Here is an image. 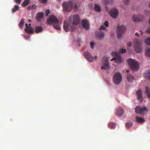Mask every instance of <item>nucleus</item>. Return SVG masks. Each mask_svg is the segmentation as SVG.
<instances>
[{
  "instance_id": "obj_1",
  "label": "nucleus",
  "mask_w": 150,
  "mask_h": 150,
  "mask_svg": "<svg viewBox=\"0 0 150 150\" xmlns=\"http://www.w3.org/2000/svg\"><path fill=\"white\" fill-rule=\"evenodd\" d=\"M80 19L79 16L76 14L71 15L69 17V21H66L64 22L63 28L65 31L66 32L69 31H75L77 28L76 25L79 23Z\"/></svg>"
},
{
  "instance_id": "obj_45",
  "label": "nucleus",
  "mask_w": 150,
  "mask_h": 150,
  "mask_svg": "<svg viewBox=\"0 0 150 150\" xmlns=\"http://www.w3.org/2000/svg\"><path fill=\"white\" fill-rule=\"evenodd\" d=\"M25 26H26L25 29H27V28H28V24L27 23H26L25 24Z\"/></svg>"
},
{
  "instance_id": "obj_33",
  "label": "nucleus",
  "mask_w": 150,
  "mask_h": 150,
  "mask_svg": "<svg viewBox=\"0 0 150 150\" xmlns=\"http://www.w3.org/2000/svg\"><path fill=\"white\" fill-rule=\"evenodd\" d=\"M132 125V122H130L127 123L126 124V125L128 128H129Z\"/></svg>"
},
{
  "instance_id": "obj_30",
  "label": "nucleus",
  "mask_w": 150,
  "mask_h": 150,
  "mask_svg": "<svg viewBox=\"0 0 150 150\" xmlns=\"http://www.w3.org/2000/svg\"><path fill=\"white\" fill-rule=\"evenodd\" d=\"M144 42L146 44L150 45V37L146 39Z\"/></svg>"
},
{
  "instance_id": "obj_41",
  "label": "nucleus",
  "mask_w": 150,
  "mask_h": 150,
  "mask_svg": "<svg viewBox=\"0 0 150 150\" xmlns=\"http://www.w3.org/2000/svg\"><path fill=\"white\" fill-rule=\"evenodd\" d=\"M129 1L128 0H126L124 2L125 4V5H127L128 4Z\"/></svg>"
},
{
  "instance_id": "obj_6",
  "label": "nucleus",
  "mask_w": 150,
  "mask_h": 150,
  "mask_svg": "<svg viewBox=\"0 0 150 150\" xmlns=\"http://www.w3.org/2000/svg\"><path fill=\"white\" fill-rule=\"evenodd\" d=\"M135 49L136 51L138 53L141 52L142 51V49L141 47V43L138 40H136L134 41Z\"/></svg>"
},
{
  "instance_id": "obj_26",
  "label": "nucleus",
  "mask_w": 150,
  "mask_h": 150,
  "mask_svg": "<svg viewBox=\"0 0 150 150\" xmlns=\"http://www.w3.org/2000/svg\"><path fill=\"white\" fill-rule=\"evenodd\" d=\"M94 9L96 11L98 12H100L101 11L100 7L97 4L95 5Z\"/></svg>"
},
{
  "instance_id": "obj_11",
  "label": "nucleus",
  "mask_w": 150,
  "mask_h": 150,
  "mask_svg": "<svg viewBox=\"0 0 150 150\" xmlns=\"http://www.w3.org/2000/svg\"><path fill=\"white\" fill-rule=\"evenodd\" d=\"M110 13L111 16L114 18H116L119 14L118 10L115 8L111 10Z\"/></svg>"
},
{
  "instance_id": "obj_25",
  "label": "nucleus",
  "mask_w": 150,
  "mask_h": 150,
  "mask_svg": "<svg viewBox=\"0 0 150 150\" xmlns=\"http://www.w3.org/2000/svg\"><path fill=\"white\" fill-rule=\"evenodd\" d=\"M115 126V124L113 122H110L108 124V127L110 129H114Z\"/></svg>"
},
{
  "instance_id": "obj_43",
  "label": "nucleus",
  "mask_w": 150,
  "mask_h": 150,
  "mask_svg": "<svg viewBox=\"0 0 150 150\" xmlns=\"http://www.w3.org/2000/svg\"><path fill=\"white\" fill-rule=\"evenodd\" d=\"M146 32L148 33H150V29H148L147 30Z\"/></svg>"
},
{
  "instance_id": "obj_24",
  "label": "nucleus",
  "mask_w": 150,
  "mask_h": 150,
  "mask_svg": "<svg viewBox=\"0 0 150 150\" xmlns=\"http://www.w3.org/2000/svg\"><path fill=\"white\" fill-rule=\"evenodd\" d=\"M145 93L147 95V97L150 98V89L148 87H146L145 88Z\"/></svg>"
},
{
  "instance_id": "obj_35",
  "label": "nucleus",
  "mask_w": 150,
  "mask_h": 150,
  "mask_svg": "<svg viewBox=\"0 0 150 150\" xmlns=\"http://www.w3.org/2000/svg\"><path fill=\"white\" fill-rule=\"evenodd\" d=\"M126 50L125 49H121L120 50L119 52L120 53H124L126 52Z\"/></svg>"
},
{
  "instance_id": "obj_37",
  "label": "nucleus",
  "mask_w": 150,
  "mask_h": 150,
  "mask_svg": "<svg viewBox=\"0 0 150 150\" xmlns=\"http://www.w3.org/2000/svg\"><path fill=\"white\" fill-rule=\"evenodd\" d=\"M50 11L49 9H47L46 11V16H48V14L50 13Z\"/></svg>"
},
{
  "instance_id": "obj_20",
  "label": "nucleus",
  "mask_w": 150,
  "mask_h": 150,
  "mask_svg": "<svg viewBox=\"0 0 150 150\" xmlns=\"http://www.w3.org/2000/svg\"><path fill=\"white\" fill-rule=\"evenodd\" d=\"M144 77L148 79H150V70L146 71L144 74Z\"/></svg>"
},
{
  "instance_id": "obj_48",
  "label": "nucleus",
  "mask_w": 150,
  "mask_h": 150,
  "mask_svg": "<svg viewBox=\"0 0 150 150\" xmlns=\"http://www.w3.org/2000/svg\"><path fill=\"white\" fill-rule=\"evenodd\" d=\"M31 24L30 23L29 24V26H28V27H31Z\"/></svg>"
},
{
  "instance_id": "obj_16",
  "label": "nucleus",
  "mask_w": 150,
  "mask_h": 150,
  "mask_svg": "<svg viewBox=\"0 0 150 150\" xmlns=\"http://www.w3.org/2000/svg\"><path fill=\"white\" fill-rule=\"evenodd\" d=\"M123 113L122 109L121 108H119L116 110V114L117 117H119L122 115Z\"/></svg>"
},
{
  "instance_id": "obj_12",
  "label": "nucleus",
  "mask_w": 150,
  "mask_h": 150,
  "mask_svg": "<svg viewBox=\"0 0 150 150\" xmlns=\"http://www.w3.org/2000/svg\"><path fill=\"white\" fill-rule=\"evenodd\" d=\"M82 25L83 28L86 29H90L88 21L86 20H83L82 21Z\"/></svg>"
},
{
  "instance_id": "obj_3",
  "label": "nucleus",
  "mask_w": 150,
  "mask_h": 150,
  "mask_svg": "<svg viewBox=\"0 0 150 150\" xmlns=\"http://www.w3.org/2000/svg\"><path fill=\"white\" fill-rule=\"evenodd\" d=\"M128 63L131 68L134 71H137L139 68V64L137 61L132 59L127 60Z\"/></svg>"
},
{
  "instance_id": "obj_18",
  "label": "nucleus",
  "mask_w": 150,
  "mask_h": 150,
  "mask_svg": "<svg viewBox=\"0 0 150 150\" xmlns=\"http://www.w3.org/2000/svg\"><path fill=\"white\" fill-rule=\"evenodd\" d=\"M25 30L28 34H33L34 33L33 29L31 27H28L27 29H25Z\"/></svg>"
},
{
  "instance_id": "obj_40",
  "label": "nucleus",
  "mask_w": 150,
  "mask_h": 150,
  "mask_svg": "<svg viewBox=\"0 0 150 150\" xmlns=\"http://www.w3.org/2000/svg\"><path fill=\"white\" fill-rule=\"evenodd\" d=\"M42 3H46L47 0H39Z\"/></svg>"
},
{
  "instance_id": "obj_42",
  "label": "nucleus",
  "mask_w": 150,
  "mask_h": 150,
  "mask_svg": "<svg viewBox=\"0 0 150 150\" xmlns=\"http://www.w3.org/2000/svg\"><path fill=\"white\" fill-rule=\"evenodd\" d=\"M21 1V0H15V1L18 4H20Z\"/></svg>"
},
{
  "instance_id": "obj_39",
  "label": "nucleus",
  "mask_w": 150,
  "mask_h": 150,
  "mask_svg": "<svg viewBox=\"0 0 150 150\" xmlns=\"http://www.w3.org/2000/svg\"><path fill=\"white\" fill-rule=\"evenodd\" d=\"M100 30H105V28L104 25H102L99 28Z\"/></svg>"
},
{
  "instance_id": "obj_44",
  "label": "nucleus",
  "mask_w": 150,
  "mask_h": 150,
  "mask_svg": "<svg viewBox=\"0 0 150 150\" xmlns=\"http://www.w3.org/2000/svg\"><path fill=\"white\" fill-rule=\"evenodd\" d=\"M127 45L128 46H130L132 45L131 42H129L127 44Z\"/></svg>"
},
{
  "instance_id": "obj_8",
  "label": "nucleus",
  "mask_w": 150,
  "mask_h": 150,
  "mask_svg": "<svg viewBox=\"0 0 150 150\" xmlns=\"http://www.w3.org/2000/svg\"><path fill=\"white\" fill-rule=\"evenodd\" d=\"M47 22L48 24H51L53 23H58L59 20L54 15H51L48 19Z\"/></svg>"
},
{
  "instance_id": "obj_21",
  "label": "nucleus",
  "mask_w": 150,
  "mask_h": 150,
  "mask_svg": "<svg viewBox=\"0 0 150 150\" xmlns=\"http://www.w3.org/2000/svg\"><path fill=\"white\" fill-rule=\"evenodd\" d=\"M136 120L137 122L139 123H143L144 122V118L137 116L136 117Z\"/></svg>"
},
{
  "instance_id": "obj_15",
  "label": "nucleus",
  "mask_w": 150,
  "mask_h": 150,
  "mask_svg": "<svg viewBox=\"0 0 150 150\" xmlns=\"http://www.w3.org/2000/svg\"><path fill=\"white\" fill-rule=\"evenodd\" d=\"M136 94L138 97V100L141 102L142 100V92L141 90H138L137 91Z\"/></svg>"
},
{
  "instance_id": "obj_19",
  "label": "nucleus",
  "mask_w": 150,
  "mask_h": 150,
  "mask_svg": "<svg viewBox=\"0 0 150 150\" xmlns=\"http://www.w3.org/2000/svg\"><path fill=\"white\" fill-rule=\"evenodd\" d=\"M43 29V28L41 26H36L35 28V32L36 33H39L41 32L42 31Z\"/></svg>"
},
{
  "instance_id": "obj_28",
  "label": "nucleus",
  "mask_w": 150,
  "mask_h": 150,
  "mask_svg": "<svg viewBox=\"0 0 150 150\" xmlns=\"http://www.w3.org/2000/svg\"><path fill=\"white\" fill-rule=\"evenodd\" d=\"M24 19H21L19 24V26L21 28H22L23 27L24 23Z\"/></svg>"
},
{
  "instance_id": "obj_51",
  "label": "nucleus",
  "mask_w": 150,
  "mask_h": 150,
  "mask_svg": "<svg viewBox=\"0 0 150 150\" xmlns=\"http://www.w3.org/2000/svg\"><path fill=\"white\" fill-rule=\"evenodd\" d=\"M113 1V0H112L111 1V3H112Z\"/></svg>"
},
{
  "instance_id": "obj_31",
  "label": "nucleus",
  "mask_w": 150,
  "mask_h": 150,
  "mask_svg": "<svg viewBox=\"0 0 150 150\" xmlns=\"http://www.w3.org/2000/svg\"><path fill=\"white\" fill-rule=\"evenodd\" d=\"M36 7V6L35 5H33L31 6H29L27 7V9L28 10H30L31 9H33V8H35Z\"/></svg>"
},
{
  "instance_id": "obj_5",
  "label": "nucleus",
  "mask_w": 150,
  "mask_h": 150,
  "mask_svg": "<svg viewBox=\"0 0 150 150\" xmlns=\"http://www.w3.org/2000/svg\"><path fill=\"white\" fill-rule=\"evenodd\" d=\"M121 75L119 72L115 73L113 76V81L116 84H119L122 80Z\"/></svg>"
},
{
  "instance_id": "obj_49",
  "label": "nucleus",
  "mask_w": 150,
  "mask_h": 150,
  "mask_svg": "<svg viewBox=\"0 0 150 150\" xmlns=\"http://www.w3.org/2000/svg\"><path fill=\"white\" fill-rule=\"evenodd\" d=\"M126 72H127V73H128L129 72V70H127Z\"/></svg>"
},
{
  "instance_id": "obj_4",
  "label": "nucleus",
  "mask_w": 150,
  "mask_h": 150,
  "mask_svg": "<svg viewBox=\"0 0 150 150\" xmlns=\"http://www.w3.org/2000/svg\"><path fill=\"white\" fill-rule=\"evenodd\" d=\"M126 30V27L124 25L118 26L117 28V33L118 38H120L121 35L125 32Z\"/></svg>"
},
{
  "instance_id": "obj_46",
  "label": "nucleus",
  "mask_w": 150,
  "mask_h": 150,
  "mask_svg": "<svg viewBox=\"0 0 150 150\" xmlns=\"http://www.w3.org/2000/svg\"><path fill=\"white\" fill-rule=\"evenodd\" d=\"M135 35L136 36H137L138 37H139V34H138V33H136L135 34Z\"/></svg>"
},
{
  "instance_id": "obj_17",
  "label": "nucleus",
  "mask_w": 150,
  "mask_h": 150,
  "mask_svg": "<svg viewBox=\"0 0 150 150\" xmlns=\"http://www.w3.org/2000/svg\"><path fill=\"white\" fill-rule=\"evenodd\" d=\"M44 13L42 12H39L36 14V18L38 21H40L43 18Z\"/></svg>"
},
{
  "instance_id": "obj_2",
  "label": "nucleus",
  "mask_w": 150,
  "mask_h": 150,
  "mask_svg": "<svg viewBox=\"0 0 150 150\" xmlns=\"http://www.w3.org/2000/svg\"><path fill=\"white\" fill-rule=\"evenodd\" d=\"M79 5V3H76L73 1H71L69 2H64L62 4L63 10L66 12L70 11L72 8H77Z\"/></svg>"
},
{
  "instance_id": "obj_32",
  "label": "nucleus",
  "mask_w": 150,
  "mask_h": 150,
  "mask_svg": "<svg viewBox=\"0 0 150 150\" xmlns=\"http://www.w3.org/2000/svg\"><path fill=\"white\" fill-rule=\"evenodd\" d=\"M146 55L148 57H150V48L148 49L146 51Z\"/></svg>"
},
{
  "instance_id": "obj_13",
  "label": "nucleus",
  "mask_w": 150,
  "mask_h": 150,
  "mask_svg": "<svg viewBox=\"0 0 150 150\" xmlns=\"http://www.w3.org/2000/svg\"><path fill=\"white\" fill-rule=\"evenodd\" d=\"M144 19V17L143 16H138L135 15H134L132 18L133 21L134 22L142 21Z\"/></svg>"
},
{
  "instance_id": "obj_14",
  "label": "nucleus",
  "mask_w": 150,
  "mask_h": 150,
  "mask_svg": "<svg viewBox=\"0 0 150 150\" xmlns=\"http://www.w3.org/2000/svg\"><path fill=\"white\" fill-rule=\"evenodd\" d=\"M103 66L101 67L102 70H106L110 68L108 60H105V62L103 63Z\"/></svg>"
},
{
  "instance_id": "obj_29",
  "label": "nucleus",
  "mask_w": 150,
  "mask_h": 150,
  "mask_svg": "<svg viewBox=\"0 0 150 150\" xmlns=\"http://www.w3.org/2000/svg\"><path fill=\"white\" fill-rule=\"evenodd\" d=\"M19 9V6L18 5L15 6L14 8H12V12L13 13L15 12L16 11L18 10Z\"/></svg>"
},
{
  "instance_id": "obj_36",
  "label": "nucleus",
  "mask_w": 150,
  "mask_h": 150,
  "mask_svg": "<svg viewBox=\"0 0 150 150\" xmlns=\"http://www.w3.org/2000/svg\"><path fill=\"white\" fill-rule=\"evenodd\" d=\"M103 25L105 26V27H108L109 26L108 22L107 21H105Z\"/></svg>"
},
{
  "instance_id": "obj_7",
  "label": "nucleus",
  "mask_w": 150,
  "mask_h": 150,
  "mask_svg": "<svg viewBox=\"0 0 150 150\" xmlns=\"http://www.w3.org/2000/svg\"><path fill=\"white\" fill-rule=\"evenodd\" d=\"M112 55L115 57H116V58H114L113 59H112L111 60V61L116 59V61L117 63H120L122 62V57L118 53L114 51L112 52Z\"/></svg>"
},
{
  "instance_id": "obj_22",
  "label": "nucleus",
  "mask_w": 150,
  "mask_h": 150,
  "mask_svg": "<svg viewBox=\"0 0 150 150\" xmlns=\"http://www.w3.org/2000/svg\"><path fill=\"white\" fill-rule=\"evenodd\" d=\"M104 33L101 32H98L97 33V36L100 39H102L104 36Z\"/></svg>"
},
{
  "instance_id": "obj_34",
  "label": "nucleus",
  "mask_w": 150,
  "mask_h": 150,
  "mask_svg": "<svg viewBox=\"0 0 150 150\" xmlns=\"http://www.w3.org/2000/svg\"><path fill=\"white\" fill-rule=\"evenodd\" d=\"M54 28L56 29V30H61V28L58 25H53Z\"/></svg>"
},
{
  "instance_id": "obj_9",
  "label": "nucleus",
  "mask_w": 150,
  "mask_h": 150,
  "mask_svg": "<svg viewBox=\"0 0 150 150\" xmlns=\"http://www.w3.org/2000/svg\"><path fill=\"white\" fill-rule=\"evenodd\" d=\"M135 111L136 113L142 114L143 112L145 111L147 112L148 110H147L146 108L145 107L141 108L139 106H137L136 107L135 109Z\"/></svg>"
},
{
  "instance_id": "obj_52",
  "label": "nucleus",
  "mask_w": 150,
  "mask_h": 150,
  "mask_svg": "<svg viewBox=\"0 0 150 150\" xmlns=\"http://www.w3.org/2000/svg\"><path fill=\"white\" fill-rule=\"evenodd\" d=\"M143 33H141V34H142Z\"/></svg>"
},
{
  "instance_id": "obj_47",
  "label": "nucleus",
  "mask_w": 150,
  "mask_h": 150,
  "mask_svg": "<svg viewBox=\"0 0 150 150\" xmlns=\"http://www.w3.org/2000/svg\"><path fill=\"white\" fill-rule=\"evenodd\" d=\"M97 58V56H96L95 57H94V59H96Z\"/></svg>"
},
{
  "instance_id": "obj_27",
  "label": "nucleus",
  "mask_w": 150,
  "mask_h": 150,
  "mask_svg": "<svg viewBox=\"0 0 150 150\" xmlns=\"http://www.w3.org/2000/svg\"><path fill=\"white\" fill-rule=\"evenodd\" d=\"M30 0H25L22 4L21 5L22 6H26L30 2Z\"/></svg>"
},
{
  "instance_id": "obj_50",
  "label": "nucleus",
  "mask_w": 150,
  "mask_h": 150,
  "mask_svg": "<svg viewBox=\"0 0 150 150\" xmlns=\"http://www.w3.org/2000/svg\"><path fill=\"white\" fill-rule=\"evenodd\" d=\"M28 21L29 22H31V20H29Z\"/></svg>"
},
{
  "instance_id": "obj_23",
  "label": "nucleus",
  "mask_w": 150,
  "mask_h": 150,
  "mask_svg": "<svg viewBox=\"0 0 150 150\" xmlns=\"http://www.w3.org/2000/svg\"><path fill=\"white\" fill-rule=\"evenodd\" d=\"M127 79L129 82H132L133 80L134 79V76L129 74L127 75Z\"/></svg>"
},
{
  "instance_id": "obj_10",
  "label": "nucleus",
  "mask_w": 150,
  "mask_h": 150,
  "mask_svg": "<svg viewBox=\"0 0 150 150\" xmlns=\"http://www.w3.org/2000/svg\"><path fill=\"white\" fill-rule=\"evenodd\" d=\"M83 55L88 62H93V58L90 53L88 52H85Z\"/></svg>"
},
{
  "instance_id": "obj_38",
  "label": "nucleus",
  "mask_w": 150,
  "mask_h": 150,
  "mask_svg": "<svg viewBox=\"0 0 150 150\" xmlns=\"http://www.w3.org/2000/svg\"><path fill=\"white\" fill-rule=\"evenodd\" d=\"M90 45L92 49H93L94 48V43L93 42H91L90 43Z\"/></svg>"
}]
</instances>
